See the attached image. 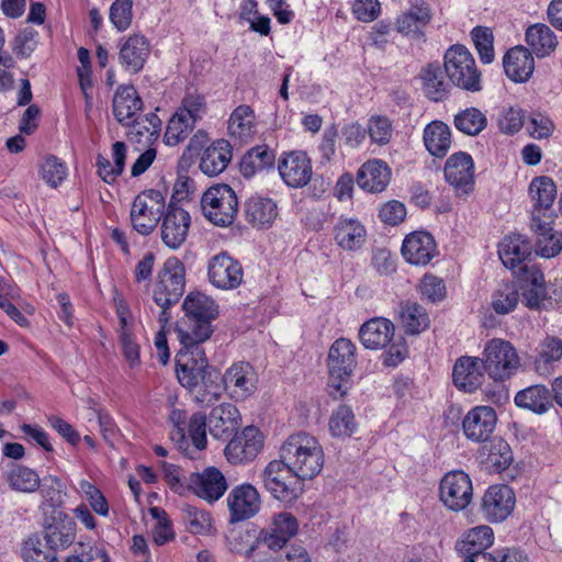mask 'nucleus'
Wrapping results in <instances>:
<instances>
[{"mask_svg": "<svg viewBox=\"0 0 562 562\" xmlns=\"http://www.w3.org/2000/svg\"><path fill=\"white\" fill-rule=\"evenodd\" d=\"M176 373L179 383L188 389L193 400L201 405L214 404L224 391L223 376L209 364L203 348L179 349L176 356Z\"/></svg>", "mask_w": 562, "mask_h": 562, "instance_id": "1", "label": "nucleus"}, {"mask_svg": "<svg viewBox=\"0 0 562 562\" xmlns=\"http://www.w3.org/2000/svg\"><path fill=\"white\" fill-rule=\"evenodd\" d=\"M182 308L184 316L176 327L180 349L198 350L213 333L211 323L218 314L217 305L210 296L191 292L186 296Z\"/></svg>", "mask_w": 562, "mask_h": 562, "instance_id": "2", "label": "nucleus"}, {"mask_svg": "<svg viewBox=\"0 0 562 562\" xmlns=\"http://www.w3.org/2000/svg\"><path fill=\"white\" fill-rule=\"evenodd\" d=\"M280 458L303 483L318 475L324 467V450L316 437L299 431L280 447Z\"/></svg>", "mask_w": 562, "mask_h": 562, "instance_id": "3", "label": "nucleus"}, {"mask_svg": "<svg viewBox=\"0 0 562 562\" xmlns=\"http://www.w3.org/2000/svg\"><path fill=\"white\" fill-rule=\"evenodd\" d=\"M186 270L182 262L176 258H168L158 270L153 289V300L161 308L160 322H167L168 308L177 304L184 292Z\"/></svg>", "mask_w": 562, "mask_h": 562, "instance_id": "4", "label": "nucleus"}, {"mask_svg": "<svg viewBox=\"0 0 562 562\" xmlns=\"http://www.w3.org/2000/svg\"><path fill=\"white\" fill-rule=\"evenodd\" d=\"M482 361L487 375L498 382L513 378L521 366V359L515 346L503 338L486 341L482 351Z\"/></svg>", "mask_w": 562, "mask_h": 562, "instance_id": "5", "label": "nucleus"}, {"mask_svg": "<svg viewBox=\"0 0 562 562\" xmlns=\"http://www.w3.org/2000/svg\"><path fill=\"white\" fill-rule=\"evenodd\" d=\"M355 367L356 346L347 338L337 339L328 352V386L335 398L347 394Z\"/></svg>", "mask_w": 562, "mask_h": 562, "instance_id": "6", "label": "nucleus"}, {"mask_svg": "<svg viewBox=\"0 0 562 562\" xmlns=\"http://www.w3.org/2000/svg\"><path fill=\"white\" fill-rule=\"evenodd\" d=\"M445 72L458 88L470 92L482 90L481 72L470 50L460 44L449 47L443 56Z\"/></svg>", "mask_w": 562, "mask_h": 562, "instance_id": "7", "label": "nucleus"}, {"mask_svg": "<svg viewBox=\"0 0 562 562\" xmlns=\"http://www.w3.org/2000/svg\"><path fill=\"white\" fill-rule=\"evenodd\" d=\"M261 480L265 488L278 501L291 503L304 492V483L280 458L272 460L265 468Z\"/></svg>", "mask_w": 562, "mask_h": 562, "instance_id": "8", "label": "nucleus"}, {"mask_svg": "<svg viewBox=\"0 0 562 562\" xmlns=\"http://www.w3.org/2000/svg\"><path fill=\"white\" fill-rule=\"evenodd\" d=\"M201 207L204 216L214 225H231L238 211L235 191L228 184L210 187L202 195Z\"/></svg>", "mask_w": 562, "mask_h": 562, "instance_id": "9", "label": "nucleus"}, {"mask_svg": "<svg viewBox=\"0 0 562 562\" xmlns=\"http://www.w3.org/2000/svg\"><path fill=\"white\" fill-rule=\"evenodd\" d=\"M165 196L159 190H145L136 195L131 209V223L140 235H149L162 218Z\"/></svg>", "mask_w": 562, "mask_h": 562, "instance_id": "10", "label": "nucleus"}, {"mask_svg": "<svg viewBox=\"0 0 562 562\" xmlns=\"http://www.w3.org/2000/svg\"><path fill=\"white\" fill-rule=\"evenodd\" d=\"M440 501L453 512L463 510L473 497V487L470 476L463 471L448 472L440 482Z\"/></svg>", "mask_w": 562, "mask_h": 562, "instance_id": "11", "label": "nucleus"}, {"mask_svg": "<svg viewBox=\"0 0 562 562\" xmlns=\"http://www.w3.org/2000/svg\"><path fill=\"white\" fill-rule=\"evenodd\" d=\"M278 171L282 181L290 188L307 186L313 176L310 157L302 150L283 153L278 160Z\"/></svg>", "mask_w": 562, "mask_h": 562, "instance_id": "12", "label": "nucleus"}, {"mask_svg": "<svg viewBox=\"0 0 562 562\" xmlns=\"http://www.w3.org/2000/svg\"><path fill=\"white\" fill-rule=\"evenodd\" d=\"M222 376L224 390L235 401H244L257 391L258 374L248 362L239 361L232 364Z\"/></svg>", "mask_w": 562, "mask_h": 562, "instance_id": "13", "label": "nucleus"}, {"mask_svg": "<svg viewBox=\"0 0 562 562\" xmlns=\"http://www.w3.org/2000/svg\"><path fill=\"white\" fill-rule=\"evenodd\" d=\"M186 482L190 492L210 504L218 501L227 491V481L215 467H209L202 472L190 473L186 477Z\"/></svg>", "mask_w": 562, "mask_h": 562, "instance_id": "14", "label": "nucleus"}, {"mask_svg": "<svg viewBox=\"0 0 562 562\" xmlns=\"http://www.w3.org/2000/svg\"><path fill=\"white\" fill-rule=\"evenodd\" d=\"M210 282L221 290H234L238 288L244 278L241 265L227 252L213 256L207 266Z\"/></svg>", "mask_w": 562, "mask_h": 562, "instance_id": "15", "label": "nucleus"}, {"mask_svg": "<svg viewBox=\"0 0 562 562\" xmlns=\"http://www.w3.org/2000/svg\"><path fill=\"white\" fill-rule=\"evenodd\" d=\"M445 178L458 195L468 194L474 188V161L470 154L458 151L445 165Z\"/></svg>", "mask_w": 562, "mask_h": 562, "instance_id": "16", "label": "nucleus"}, {"mask_svg": "<svg viewBox=\"0 0 562 562\" xmlns=\"http://www.w3.org/2000/svg\"><path fill=\"white\" fill-rule=\"evenodd\" d=\"M515 494L508 485H492L482 497L481 509L491 522L505 520L514 509Z\"/></svg>", "mask_w": 562, "mask_h": 562, "instance_id": "17", "label": "nucleus"}, {"mask_svg": "<svg viewBox=\"0 0 562 562\" xmlns=\"http://www.w3.org/2000/svg\"><path fill=\"white\" fill-rule=\"evenodd\" d=\"M190 224V214L184 209L169 205L161 218L162 243L170 249H178L187 239Z\"/></svg>", "mask_w": 562, "mask_h": 562, "instance_id": "18", "label": "nucleus"}, {"mask_svg": "<svg viewBox=\"0 0 562 562\" xmlns=\"http://www.w3.org/2000/svg\"><path fill=\"white\" fill-rule=\"evenodd\" d=\"M260 495L251 484H240L232 488L227 496L231 521H241L255 516L260 509Z\"/></svg>", "mask_w": 562, "mask_h": 562, "instance_id": "19", "label": "nucleus"}, {"mask_svg": "<svg viewBox=\"0 0 562 562\" xmlns=\"http://www.w3.org/2000/svg\"><path fill=\"white\" fill-rule=\"evenodd\" d=\"M262 446L260 431L256 427H246L227 443L225 456L232 463L248 462L258 456Z\"/></svg>", "mask_w": 562, "mask_h": 562, "instance_id": "20", "label": "nucleus"}, {"mask_svg": "<svg viewBox=\"0 0 562 562\" xmlns=\"http://www.w3.org/2000/svg\"><path fill=\"white\" fill-rule=\"evenodd\" d=\"M497 417L490 406H475L468 412L462 422L465 437L474 442L486 441L493 434Z\"/></svg>", "mask_w": 562, "mask_h": 562, "instance_id": "21", "label": "nucleus"}, {"mask_svg": "<svg viewBox=\"0 0 562 562\" xmlns=\"http://www.w3.org/2000/svg\"><path fill=\"white\" fill-rule=\"evenodd\" d=\"M518 276L522 301L530 310H540L549 299L542 271L536 266L524 267Z\"/></svg>", "mask_w": 562, "mask_h": 562, "instance_id": "22", "label": "nucleus"}, {"mask_svg": "<svg viewBox=\"0 0 562 562\" xmlns=\"http://www.w3.org/2000/svg\"><path fill=\"white\" fill-rule=\"evenodd\" d=\"M76 539L75 520L61 510H55L44 529V540L55 552L70 547Z\"/></svg>", "mask_w": 562, "mask_h": 562, "instance_id": "23", "label": "nucleus"}, {"mask_svg": "<svg viewBox=\"0 0 562 562\" xmlns=\"http://www.w3.org/2000/svg\"><path fill=\"white\" fill-rule=\"evenodd\" d=\"M437 254L434 237L427 232H413L407 235L402 245V255L407 262L426 266Z\"/></svg>", "mask_w": 562, "mask_h": 562, "instance_id": "24", "label": "nucleus"}, {"mask_svg": "<svg viewBox=\"0 0 562 562\" xmlns=\"http://www.w3.org/2000/svg\"><path fill=\"white\" fill-rule=\"evenodd\" d=\"M484 371L482 358L460 357L453 366V383L459 390L472 393L482 385Z\"/></svg>", "mask_w": 562, "mask_h": 562, "instance_id": "25", "label": "nucleus"}, {"mask_svg": "<svg viewBox=\"0 0 562 562\" xmlns=\"http://www.w3.org/2000/svg\"><path fill=\"white\" fill-rule=\"evenodd\" d=\"M299 530L297 519L288 512L274 515L269 528L262 532V542L271 550L282 549Z\"/></svg>", "mask_w": 562, "mask_h": 562, "instance_id": "26", "label": "nucleus"}, {"mask_svg": "<svg viewBox=\"0 0 562 562\" xmlns=\"http://www.w3.org/2000/svg\"><path fill=\"white\" fill-rule=\"evenodd\" d=\"M528 193L533 204L531 218H550L551 207L557 196V187L553 180L547 176L533 178Z\"/></svg>", "mask_w": 562, "mask_h": 562, "instance_id": "27", "label": "nucleus"}, {"mask_svg": "<svg viewBox=\"0 0 562 562\" xmlns=\"http://www.w3.org/2000/svg\"><path fill=\"white\" fill-rule=\"evenodd\" d=\"M149 54V41L142 34H133L123 40L119 59L127 71L137 74L143 69Z\"/></svg>", "mask_w": 562, "mask_h": 562, "instance_id": "28", "label": "nucleus"}, {"mask_svg": "<svg viewBox=\"0 0 562 562\" xmlns=\"http://www.w3.org/2000/svg\"><path fill=\"white\" fill-rule=\"evenodd\" d=\"M499 259L503 265L510 269H517V274H521L524 267H529L525 260L531 255V245L527 238L520 234H514L505 237L498 248Z\"/></svg>", "mask_w": 562, "mask_h": 562, "instance_id": "29", "label": "nucleus"}, {"mask_svg": "<svg viewBox=\"0 0 562 562\" xmlns=\"http://www.w3.org/2000/svg\"><path fill=\"white\" fill-rule=\"evenodd\" d=\"M531 229L536 235V252L543 258H553L562 250V233L554 231L551 217L531 218Z\"/></svg>", "mask_w": 562, "mask_h": 562, "instance_id": "30", "label": "nucleus"}, {"mask_svg": "<svg viewBox=\"0 0 562 562\" xmlns=\"http://www.w3.org/2000/svg\"><path fill=\"white\" fill-rule=\"evenodd\" d=\"M506 76L514 82H526L535 70L532 53L524 46L510 48L503 58Z\"/></svg>", "mask_w": 562, "mask_h": 562, "instance_id": "31", "label": "nucleus"}, {"mask_svg": "<svg viewBox=\"0 0 562 562\" xmlns=\"http://www.w3.org/2000/svg\"><path fill=\"white\" fill-rule=\"evenodd\" d=\"M143 109V101L133 86H120L112 100V112L122 125H130Z\"/></svg>", "mask_w": 562, "mask_h": 562, "instance_id": "32", "label": "nucleus"}, {"mask_svg": "<svg viewBox=\"0 0 562 562\" xmlns=\"http://www.w3.org/2000/svg\"><path fill=\"white\" fill-rule=\"evenodd\" d=\"M278 215V205L270 198L254 195L245 204L246 221L255 228H270Z\"/></svg>", "mask_w": 562, "mask_h": 562, "instance_id": "33", "label": "nucleus"}, {"mask_svg": "<svg viewBox=\"0 0 562 562\" xmlns=\"http://www.w3.org/2000/svg\"><path fill=\"white\" fill-rule=\"evenodd\" d=\"M391 180V169L380 159L369 160L361 166L357 175L358 186L368 192H382Z\"/></svg>", "mask_w": 562, "mask_h": 562, "instance_id": "34", "label": "nucleus"}, {"mask_svg": "<svg viewBox=\"0 0 562 562\" xmlns=\"http://www.w3.org/2000/svg\"><path fill=\"white\" fill-rule=\"evenodd\" d=\"M394 336V325L383 317H374L366 322L359 330V338L367 349L386 347Z\"/></svg>", "mask_w": 562, "mask_h": 562, "instance_id": "35", "label": "nucleus"}, {"mask_svg": "<svg viewBox=\"0 0 562 562\" xmlns=\"http://www.w3.org/2000/svg\"><path fill=\"white\" fill-rule=\"evenodd\" d=\"M240 415L237 407L224 403L214 407L209 416V429L214 438H228L239 426Z\"/></svg>", "mask_w": 562, "mask_h": 562, "instance_id": "36", "label": "nucleus"}, {"mask_svg": "<svg viewBox=\"0 0 562 562\" xmlns=\"http://www.w3.org/2000/svg\"><path fill=\"white\" fill-rule=\"evenodd\" d=\"M231 160V144L225 139H217L203 151L199 167L204 175L215 177L227 168Z\"/></svg>", "mask_w": 562, "mask_h": 562, "instance_id": "37", "label": "nucleus"}, {"mask_svg": "<svg viewBox=\"0 0 562 562\" xmlns=\"http://www.w3.org/2000/svg\"><path fill=\"white\" fill-rule=\"evenodd\" d=\"M335 240L344 250L360 249L367 239V231L362 223L352 217H340L335 225Z\"/></svg>", "mask_w": 562, "mask_h": 562, "instance_id": "38", "label": "nucleus"}, {"mask_svg": "<svg viewBox=\"0 0 562 562\" xmlns=\"http://www.w3.org/2000/svg\"><path fill=\"white\" fill-rule=\"evenodd\" d=\"M431 20V9L425 0H414L396 20V30L404 35H417Z\"/></svg>", "mask_w": 562, "mask_h": 562, "instance_id": "39", "label": "nucleus"}, {"mask_svg": "<svg viewBox=\"0 0 562 562\" xmlns=\"http://www.w3.org/2000/svg\"><path fill=\"white\" fill-rule=\"evenodd\" d=\"M494 542L493 529L488 526H476L463 533L456 544L457 551L465 558L485 552Z\"/></svg>", "mask_w": 562, "mask_h": 562, "instance_id": "40", "label": "nucleus"}, {"mask_svg": "<svg viewBox=\"0 0 562 562\" xmlns=\"http://www.w3.org/2000/svg\"><path fill=\"white\" fill-rule=\"evenodd\" d=\"M525 40L528 46L539 58L550 56L558 46V37L554 32L543 23L530 25L525 33Z\"/></svg>", "mask_w": 562, "mask_h": 562, "instance_id": "41", "label": "nucleus"}, {"mask_svg": "<svg viewBox=\"0 0 562 562\" xmlns=\"http://www.w3.org/2000/svg\"><path fill=\"white\" fill-rule=\"evenodd\" d=\"M514 401L518 407L536 414H544L552 407L551 391L542 384L530 385L517 392Z\"/></svg>", "mask_w": 562, "mask_h": 562, "instance_id": "42", "label": "nucleus"}, {"mask_svg": "<svg viewBox=\"0 0 562 562\" xmlns=\"http://www.w3.org/2000/svg\"><path fill=\"white\" fill-rule=\"evenodd\" d=\"M423 140L431 156L442 158L451 146L450 127L441 121H432L424 128Z\"/></svg>", "mask_w": 562, "mask_h": 562, "instance_id": "43", "label": "nucleus"}, {"mask_svg": "<svg viewBox=\"0 0 562 562\" xmlns=\"http://www.w3.org/2000/svg\"><path fill=\"white\" fill-rule=\"evenodd\" d=\"M3 476L10 488L20 493H34L41 483L40 475L35 470L19 463L9 465Z\"/></svg>", "mask_w": 562, "mask_h": 562, "instance_id": "44", "label": "nucleus"}, {"mask_svg": "<svg viewBox=\"0 0 562 562\" xmlns=\"http://www.w3.org/2000/svg\"><path fill=\"white\" fill-rule=\"evenodd\" d=\"M419 77L426 97L432 101L443 100L449 92V82L443 77V71L438 63H431L422 68Z\"/></svg>", "mask_w": 562, "mask_h": 562, "instance_id": "45", "label": "nucleus"}, {"mask_svg": "<svg viewBox=\"0 0 562 562\" xmlns=\"http://www.w3.org/2000/svg\"><path fill=\"white\" fill-rule=\"evenodd\" d=\"M128 139L143 146L151 145L159 136L161 121L155 113L137 116L131 122Z\"/></svg>", "mask_w": 562, "mask_h": 562, "instance_id": "46", "label": "nucleus"}, {"mask_svg": "<svg viewBox=\"0 0 562 562\" xmlns=\"http://www.w3.org/2000/svg\"><path fill=\"white\" fill-rule=\"evenodd\" d=\"M228 133L236 140L247 142L256 133L255 113L249 105H239L228 120Z\"/></svg>", "mask_w": 562, "mask_h": 562, "instance_id": "47", "label": "nucleus"}, {"mask_svg": "<svg viewBox=\"0 0 562 562\" xmlns=\"http://www.w3.org/2000/svg\"><path fill=\"white\" fill-rule=\"evenodd\" d=\"M520 299L519 289L514 282L499 283L491 294L490 305L498 315L512 313Z\"/></svg>", "mask_w": 562, "mask_h": 562, "instance_id": "48", "label": "nucleus"}, {"mask_svg": "<svg viewBox=\"0 0 562 562\" xmlns=\"http://www.w3.org/2000/svg\"><path fill=\"white\" fill-rule=\"evenodd\" d=\"M562 357V340L555 337L546 338L539 349V353L535 360V370L542 376L552 373L553 364Z\"/></svg>", "mask_w": 562, "mask_h": 562, "instance_id": "49", "label": "nucleus"}, {"mask_svg": "<svg viewBox=\"0 0 562 562\" xmlns=\"http://www.w3.org/2000/svg\"><path fill=\"white\" fill-rule=\"evenodd\" d=\"M398 316L407 334H419L429 325V318L425 310L415 302L406 301L401 303Z\"/></svg>", "mask_w": 562, "mask_h": 562, "instance_id": "50", "label": "nucleus"}, {"mask_svg": "<svg viewBox=\"0 0 562 562\" xmlns=\"http://www.w3.org/2000/svg\"><path fill=\"white\" fill-rule=\"evenodd\" d=\"M453 124L461 133L476 136L486 128L487 117L480 109L471 106L458 112Z\"/></svg>", "mask_w": 562, "mask_h": 562, "instance_id": "51", "label": "nucleus"}, {"mask_svg": "<svg viewBox=\"0 0 562 562\" xmlns=\"http://www.w3.org/2000/svg\"><path fill=\"white\" fill-rule=\"evenodd\" d=\"M21 555L24 562H58L56 552L37 535L24 541Z\"/></svg>", "mask_w": 562, "mask_h": 562, "instance_id": "52", "label": "nucleus"}, {"mask_svg": "<svg viewBox=\"0 0 562 562\" xmlns=\"http://www.w3.org/2000/svg\"><path fill=\"white\" fill-rule=\"evenodd\" d=\"M182 512L187 529L192 535L211 536L215 532L213 519L209 512L188 504L183 506Z\"/></svg>", "mask_w": 562, "mask_h": 562, "instance_id": "53", "label": "nucleus"}, {"mask_svg": "<svg viewBox=\"0 0 562 562\" xmlns=\"http://www.w3.org/2000/svg\"><path fill=\"white\" fill-rule=\"evenodd\" d=\"M195 124L193 120L186 117L176 111L170 117L164 140L168 146H177L183 142L193 132Z\"/></svg>", "mask_w": 562, "mask_h": 562, "instance_id": "54", "label": "nucleus"}, {"mask_svg": "<svg viewBox=\"0 0 562 562\" xmlns=\"http://www.w3.org/2000/svg\"><path fill=\"white\" fill-rule=\"evenodd\" d=\"M329 431L334 437H350L357 429L355 414L349 406L340 405L329 418Z\"/></svg>", "mask_w": 562, "mask_h": 562, "instance_id": "55", "label": "nucleus"}, {"mask_svg": "<svg viewBox=\"0 0 562 562\" xmlns=\"http://www.w3.org/2000/svg\"><path fill=\"white\" fill-rule=\"evenodd\" d=\"M61 488V481L54 475H48L41 480L38 491L42 497V502L40 507L43 509V512H47L48 508H53V513L57 510L56 508L63 502Z\"/></svg>", "mask_w": 562, "mask_h": 562, "instance_id": "56", "label": "nucleus"}, {"mask_svg": "<svg viewBox=\"0 0 562 562\" xmlns=\"http://www.w3.org/2000/svg\"><path fill=\"white\" fill-rule=\"evenodd\" d=\"M41 178L50 188H57L68 175L67 166L54 155H48L40 165Z\"/></svg>", "mask_w": 562, "mask_h": 562, "instance_id": "57", "label": "nucleus"}, {"mask_svg": "<svg viewBox=\"0 0 562 562\" xmlns=\"http://www.w3.org/2000/svg\"><path fill=\"white\" fill-rule=\"evenodd\" d=\"M525 125L528 135L538 140L549 138L555 128L551 117L541 112L530 113Z\"/></svg>", "mask_w": 562, "mask_h": 562, "instance_id": "58", "label": "nucleus"}, {"mask_svg": "<svg viewBox=\"0 0 562 562\" xmlns=\"http://www.w3.org/2000/svg\"><path fill=\"white\" fill-rule=\"evenodd\" d=\"M366 130L371 142L380 146L389 144L393 134L392 122L382 115L371 116Z\"/></svg>", "mask_w": 562, "mask_h": 562, "instance_id": "59", "label": "nucleus"}, {"mask_svg": "<svg viewBox=\"0 0 562 562\" xmlns=\"http://www.w3.org/2000/svg\"><path fill=\"white\" fill-rule=\"evenodd\" d=\"M471 36L481 61L483 64H491L494 60L492 31L488 27L476 26L472 30Z\"/></svg>", "mask_w": 562, "mask_h": 562, "instance_id": "60", "label": "nucleus"}, {"mask_svg": "<svg viewBox=\"0 0 562 562\" xmlns=\"http://www.w3.org/2000/svg\"><path fill=\"white\" fill-rule=\"evenodd\" d=\"M525 123L522 110L513 106L503 109L497 119L501 132L508 135L519 132Z\"/></svg>", "mask_w": 562, "mask_h": 562, "instance_id": "61", "label": "nucleus"}, {"mask_svg": "<svg viewBox=\"0 0 562 562\" xmlns=\"http://www.w3.org/2000/svg\"><path fill=\"white\" fill-rule=\"evenodd\" d=\"M177 112L188 119L193 120L194 123L200 121L206 113V102L203 95L199 93H187Z\"/></svg>", "mask_w": 562, "mask_h": 562, "instance_id": "62", "label": "nucleus"}, {"mask_svg": "<svg viewBox=\"0 0 562 562\" xmlns=\"http://www.w3.org/2000/svg\"><path fill=\"white\" fill-rule=\"evenodd\" d=\"M487 460L497 472L507 469L513 461V452L509 445L502 439L494 440L491 445Z\"/></svg>", "mask_w": 562, "mask_h": 562, "instance_id": "63", "label": "nucleus"}, {"mask_svg": "<svg viewBox=\"0 0 562 562\" xmlns=\"http://www.w3.org/2000/svg\"><path fill=\"white\" fill-rule=\"evenodd\" d=\"M132 0H115L111 8L109 18L117 31H125L130 27L133 18Z\"/></svg>", "mask_w": 562, "mask_h": 562, "instance_id": "64", "label": "nucleus"}]
</instances>
